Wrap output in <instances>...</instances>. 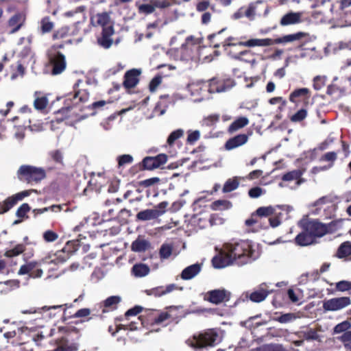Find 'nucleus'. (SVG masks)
<instances>
[{
	"mask_svg": "<svg viewBox=\"0 0 351 351\" xmlns=\"http://www.w3.org/2000/svg\"><path fill=\"white\" fill-rule=\"evenodd\" d=\"M258 256L251 241H240L225 243L213 262L215 267L223 268L233 264L244 265L250 263Z\"/></svg>",
	"mask_w": 351,
	"mask_h": 351,
	"instance_id": "nucleus-1",
	"label": "nucleus"
},
{
	"mask_svg": "<svg viewBox=\"0 0 351 351\" xmlns=\"http://www.w3.org/2000/svg\"><path fill=\"white\" fill-rule=\"evenodd\" d=\"M221 341V337L215 329H210L204 332L195 334L186 341L187 344L196 349H207L215 347Z\"/></svg>",
	"mask_w": 351,
	"mask_h": 351,
	"instance_id": "nucleus-2",
	"label": "nucleus"
},
{
	"mask_svg": "<svg viewBox=\"0 0 351 351\" xmlns=\"http://www.w3.org/2000/svg\"><path fill=\"white\" fill-rule=\"evenodd\" d=\"M68 258L63 252H58L53 255H49L39 261H29L21 265L18 271L19 275H25L31 273L36 267H40L45 264L58 265L64 263Z\"/></svg>",
	"mask_w": 351,
	"mask_h": 351,
	"instance_id": "nucleus-3",
	"label": "nucleus"
},
{
	"mask_svg": "<svg viewBox=\"0 0 351 351\" xmlns=\"http://www.w3.org/2000/svg\"><path fill=\"white\" fill-rule=\"evenodd\" d=\"M45 176V171L43 168L32 165H21L17 171L19 179L28 183H38L44 179Z\"/></svg>",
	"mask_w": 351,
	"mask_h": 351,
	"instance_id": "nucleus-4",
	"label": "nucleus"
},
{
	"mask_svg": "<svg viewBox=\"0 0 351 351\" xmlns=\"http://www.w3.org/2000/svg\"><path fill=\"white\" fill-rule=\"evenodd\" d=\"M315 210L313 212L315 215H321L325 218H330L334 215L336 210L335 204L328 197H323L316 201L314 204Z\"/></svg>",
	"mask_w": 351,
	"mask_h": 351,
	"instance_id": "nucleus-5",
	"label": "nucleus"
},
{
	"mask_svg": "<svg viewBox=\"0 0 351 351\" xmlns=\"http://www.w3.org/2000/svg\"><path fill=\"white\" fill-rule=\"evenodd\" d=\"M234 38H228L223 42V47L227 50L228 47L243 46L247 47H267L273 45V40L271 38H252L245 42L232 43L230 41Z\"/></svg>",
	"mask_w": 351,
	"mask_h": 351,
	"instance_id": "nucleus-6",
	"label": "nucleus"
},
{
	"mask_svg": "<svg viewBox=\"0 0 351 351\" xmlns=\"http://www.w3.org/2000/svg\"><path fill=\"white\" fill-rule=\"evenodd\" d=\"M350 304L351 300L349 297L333 298L324 301L323 308L325 311H338Z\"/></svg>",
	"mask_w": 351,
	"mask_h": 351,
	"instance_id": "nucleus-7",
	"label": "nucleus"
},
{
	"mask_svg": "<svg viewBox=\"0 0 351 351\" xmlns=\"http://www.w3.org/2000/svg\"><path fill=\"white\" fill-rule=\"evenodd\" d=\"M230 293L225 289H214L208 291L204 295V299L209 302L219 304L224 301L230 300Z\"/></svg>",
	"mask_w": 351,
	"mask_h": 351,
	"instance_id": "nucleus-8",
	"label": "nucleus"
},
{
	"mask_svg": "<svg viewBox=\"0 0 351 351\" xmlns=\"http://www.w3.org/2000/svg\"><path fill=\"white\" fill-rule=\"evenodd\" d=\"M167 161V156L165 154H160L155 157L147 156L143 160L144 169L153 170L160 167Z\"/></svg>",
	"mask_w": 351,
	"mask_h": 351,
	"instance_id": "nucleus-9",
	"label": "nucleus"
},
{
	"mask_svg": "<svg viewBox=\"0 0 351 351\" xmlns=\"http://www.w3.org/2000/svg\"><path fill=\"white\" fill-rule=\"evenodd\" d=\"M306 228L315 240L317 237L324 236L330 230V225L326 226L316 221H310Z\"/></svg>",
	"mask_w": 351,
	"mask_h": 351,
	"instance_id": "nucleus-10",
	"label": "nucleus"
},
{
	"mask_svg": "<svg viewBox=\"0 0 351 351\" xmlns=\"http://www.w3.org/2000/svg\"><path fill=\"white\" fill-rule=\"evenodd\" d=\"M49 59L53 65L52 74L58 75L65 70L66 60L62 53L56 52L54 54H51Z\"/></svg>",
	"mask_w": 351,
	"mask_h": 351,
	"instance_id": "nucleus-11",
	"label": "nucleus"
},
{
	"mask_svg": "<svg viewBox=\"0 0 351 351\" xmlns=\"http://www.w3.org/2000/svg\"><path fill=\"white\" fill-rule=\"evenodd\" d=\"M91 23L94 26H99L102 27V30L113 28V23L110 19V16L107 12L98 13L91 17Z\"/></svg>",
	"mask_w": 351,
	"mask_h": 351,
	"instance_id": "nucleus-12",
	"label": "nucleus"
},
{
	"mask_svg": "<svg viewBox=\"0 0 351 351\" xmlns=\"http://www.w3.org/2000/svg\"><path fill=\"white\" fill-rule=\"evenodd\" d=\"M32 192H36V190H27L16 194L14 197L8 198L2 204V210L0 213H5L9 210L18 201L22 200L25 197L29 195Z\"/></svg>",
	"mask_w": 351,
	"mask_h": 351,
	"instance_id": "nucleus-13",
	"label": "nucleus"
},
{
	"mask_svg": "<svg viewBox=\"0 0 351 351\" xmlns=\"http://www.w3.org/2000/svg\"><path fill=\"white\" fill-rule=\"evenodd\" d=\"M269 287L267 283L261 284L257 289L250 295V300L254 302H263L271 292V290H269Z\"/></svg>",
	"mask_w": 351,
	"mask_h": 351,
	"instance_id": "nucleus-14",
	"label": "nucleus"
},
{
	"mask_svg": "<svg viewBox=\"0 0 351 351\" xmlns=\"http://www.w3.org/2000/svg\"><path fill=\"white\" fill-rule=\"evenodd\" d=\"M29 339L21 344L22 351H33V346H40V341L44 339V335L40 332H32L29 335Z\"/></svg>",
	"mask_w": 351,
	"mask_h": 351,
	"instance_id": "nucleus-15",
	"label": "nucleus"
},
{
	"mask_svg": "<svg viewBox=\"0 0 351 351\" xmlns=\"http://www.w3.org/2000/svg\"><path fill=\"white\" fill-rule=\"evenodd\" d=\"M141 71L137 69H132L126 72L124 76L123 85L127 88L134 87L138 82V77Z\"/></svg>",
	"mask_w": 351,
	"mask_h": 351,
	"instance_id": "nucleus-16",
	"label": "nucleus"
},
{
	"mask_svg": "<svg viewBox=\"0 0 351 351\" xmlns=\"http://www.w3.org/2000/svg\"><path fill=\"white\" fill-rule=\"evenodd\" d=\"M202 269V265L195 263L186 267L181 273V278L184 280H191L195 278Z\"/></svg>",
	"mask_w": 351,
	"mask_h": 351,
	"instance_id": "nucleus-17",
	"label": "nucleus"
},
{
	"mask_svg": "<svg viewBox=\"0 0 351 351\" xmlns=\"http://www.w3.org/2000/svg\"><path fill=\"white\" fill-rule=\"evenodd\" d=\"M248 137L246 134H239L226 141L225 147L227 150H232L247 142Z\"/></svg>",
	"mask_w": 351,
	"mask_h": 351,
	"instance_id": "nucleus-18",
	"label": "nucleus"
},
{
	"mask_svg": "<svg viewBox=\"0 0 351 351\" xmlns=\"http://www.w3.org/2000/svg\"><path fill=\"white\" fill-rule=\"evenodd\" d=\"M337 154L335 152H330L326 153L320 158V161H327L329 162L330 164L328 166L324 167H316L313 168V172L317 173L320 171L328 170L333 166L334 162L337 160Z\"/></svg>",
	"mask_w": 351,
	"mask_h": 351,
	"instance_id": "nucleus-19",
	"label": "nucleus"
},
{
	"mask_svg": "<svg viewBox=\"0 0 351 351\" xmlns=\"http://www.w3.org/2000/svg\"><path fill=\"white\" fill-rule=\"evenodd\" d=\"M114 28L108 27L106 30H102L101 37L97 40L98 44L105 49L110 48L112 44L111 36L114 34Z\"/></svg>",
	"mask_w": 351,
	"mask_h": 351,
	"instance_id": "nucleus-20",
	"label": "nucleus"
},
{
	"mask_svg": "<svg viewBox=\"0 0 351 351\" xmlns=\"http://www.w3.org/2000/svg\"><path fill=\"white\" fill-rule=\"evenodd\" d=\"M302 13L289 12L284 15L280 20V25L282 26L296 24L300 22Z\"/></svg>",
	"mask_w": 351,
	"mask_h": 351,
	"instance_id": "nucleus-21",
	"label": "nucleus"
},
{
	"mask_svg": "<svg viewBox=\"0 0 351 351\" xmlns=\"http://www.w3.org/2000/svg\"><path fill=\"white\" fill-rule=\"evenodd\" d=\"M306 36V34L304 32H298L293 34L285 35L281 38H276L273 40V45L274 44H281V43H292L295 40H300L302 38Z\"/></svg>",
	"mask_w": 351,
	"mask_h": 351,
	"instance_id": "nucleus-22",
	"label": "nucleus"
},
{
	"mask_svg": "<svg viewBox=\"0 0 351 351\" xmlns=\"http://www.w3.org/2000/svg\"><path fill=\"white\" fill-rule=\"evenodd\" d=\"M160 213L155 209H146L138 213L136 218L141 221H149L157 219L160 216Z\"/></svg>",
	"mask_w": 351,
	"mask_h": 351,
	"instance_id": "nucleus-23",
	"label": "nucleus"
},
{
	"mask_svg": "<svg viewBox=\"0 0 351 351\" xmlns=\"http://www.w3.org/2000/svg\"><path fill=\"white\" fill-rule=\"evenodd\" d=\"M295 242L301 246H306L313 244L315 242V239L313 236L308 233L306 228L304 231L299 234L295 238Z\"/></svg>",
	"mask_w": 351,
	"mask_h": 351,
	"instance_id": "nucleus-24",
	"label": "nucleus"
},
{
	"mask_svg": "<svg viewBox=\"0 0 351 351\" xmlns=\"http://www.w3.org/2000/svg\"><path fill=\"white\" fill-rule=\"evenodd\" d=\"M24 21V16L20 13L16 14L11 17L8 21L9 26L13 27L10 33L14 34L22 26Z\"/></svg>",
	"mask_w": 351,
	"mask_h": 351,
	"instance_id": "nucleus-25",
	"label": "nucleus"
},
{
	"mask_svg": "<svg viewBox=\"0 0 351 351\" xmlns=\"http://www.w3.org/2000/svg\"><path fill=\"white\" fill-rule=\"evenodd\" d=\"M149 267L143 263L135 264L132 269V273L137 278H143L149 274Z\"/></svg>",
	"mask_w": 351,
	"mask_h": 351,
	"instance_id": "nucleus-26",
	"label": "nucleus"
},
{
	"mask_svg": "<svg viewBox=\"0 0 351 351\" xmlns=\"http://www.w3.org/2000/svg\"><path fill=\"white\" fill-rule=\"evenodd\" d=\"M173 252V244L165 242L162 244L159 250V256L161 260H167L170 258Z\"/></svg>",
	"mask_w": 351,
	"mask_h": 351,
	"instance_id": "nucleus-27",
	"label": "nucleus"
},
{
	"mask_svg": "<svg viewBox=\"0 0 351 351\" xmlns=\"http://www.w3.org/2000/svg\"><path fill=\"white\" fill-rule=\"evenodd\" d=\"M64 16L66 17H74L75 23H80L83 22L85 19L84 13V8L80 6L76 8L75 10L68 11L64 13Z\"/></svg>",
	"mask_w": 351,
	"mask_h": 351,
	"instance_id": "nucleus-28",
	"label": "nucleus"
},
{
	"mask_svg": "<svg viewBox=\"0 0 351 351\" xmlns=\"http://www.w3.org/2000/svg\"><path fill=\"white\" fill-rule=\"evenodd\" d=\"M302 175V172L300 170L295 169L284 174L282 179L284 181L296 180V184L298 186L302 182V180H300Z\"/></svg>",
	"mask_w": 351,
	"mask_h": 351,
	"instance_id": "nucleus-29",
	"label": "nucleus"
},
{
	"mask_svg": "<svg viewBox=\"0 0 351 351\" xmlns=\"http://www.w3.org/2000/svg\"><path fill=\"white\" fill-rule=\"evenodd\" d=\"M232 86L230 84H217L215 80L213 79L209 83L208 91L210 93H223L230 89Z\"/></svg>",
	"mask_w": 351,
	"mask_h": 351,
	"instance_id": "nucleus-30",
	"label": "nucleus"
},
{
	"mask_svg": "<svg viewBox=\"0 0 351 351\" xmlns=\"http://www.w3.org/2000/svg\"><path fill=\"white\" fill-rule=\"evenodd\" d=\"M249 123V120L247 117H241L235 120L228 128V131L231 133L245 127Z\"/></svg>",
	"mask_w": 351,
	"mask_h": 351,
	"instance_id": "nucleus-31",
	"label": "nucleus"
},
{
	"mask_svg": "<svg viewBox=\"0 0 351 351\" xmlns=\"http://www.w3.org/2000/svg\"><path fill=\"white\" fill-rule=\"evenodd\" d=\"M276 210V207H274L272 206H261L257 208V210H256V215L260 217H270L274 214H275Z\"/></svg>",
	"mask_w": 351,
	"mask_h": 351,
	"instance_id": "nucleus-32",
	"label": "nucleus"
},
{
	"mask_svg": "<svg viewBox=\"0 0 351 351\" xmlns=\"http://www.w3.org/2000/svg\"><path fill=\"white\" fill-rule=\"evenodd\" d=\"M149 246V243L144 239H136L132 243V250L134 252H141L145 251Z\"/></svg>",
	"mask_w": 351,
	"mask_h": 351,
	"instance_id": "nucleus-33",
	"label": "nucleus"
},
{
	"mask_svg": "<svg viewBox=\"0 0 351 351\" xmlns=\"http://www.w3.org/2000/svg\"><path fill=\"white\" fill-rule=\"evenodd\" d=\"M35 99L34 101V106L36 110H41L45 109L48 104V99L46 97L38 96V93H34Z\"/></svg>",
	"mask_w": 351,
	"mask_h": 351,
	"instance_id": "nucleus-34",
	"label": "nucleus"
},
{
	"mask_svg": "<svg viewBox=\"0 0 351 351\" xmlns=\"http://www.w3.org/2000/svg\"><path fill=\"white\" fill-rule=\"evenodd\" d=\"M19 284L20 282L18 280H11L5 282H0V287L2 288L0 289V292H7L12 290L13 288H18L19 287Z\"/></svg>",
	"mask_w": 351,
	"mask_h": 351,
	"instance_id": "nucleus-35",
	"label": "nucleus"
},
{
	"mask_svg": "<svg viewBox=\"0 0 351 351\" xmlns=\"http://www.w3.org/2000/svg\"><path fill=\"white\" fill-rule=\"evenodd\" d=\"M239 182L237 178L233 179H228L224 184L223 187V193H229L234 191L239 187Z\"/></svg>",
	"mask_w": 351,
	"mask_h": 351,
	"instance_id": "nucleus-36",
	"label": "nucleus"
},
{
	"mask_svg": "<svg viewBox=\"0 0 351 351\" xmlns=\"http://www.w3.org/2000/svg\"><path fill=\"white\" fill-rule=\"evenodd\" d=\"M191 42H192L193 44H198L199 43V39L195 38L193 36L187 37L186 39V43L182 44L181 47L182 49L186 50V53L184 56L180 58V60H187L191 56V54L189 53L188 49H186L187 45Z\"/></svg>",
	"mask_w": 351,
	"mask_h": 351,
	"instance_id": "nucleus-37",
	"label": "nucleus"
},
{
	"mask_svg": "<svg viewBox=\"0 0 351 351\" xmlns=\"http://www.w3.org/2000/svg\"><path fill=\"white\" fill-rule=\"evenodd\" d=\"M351 254V243L345 242L342 243L337 251V255L340 258L346 257Z\"/></svg>",
	"mask_w": 351,
	"mask_h": 351,
	"instance_id": "nucleus-38",
	"label": "nucleus"
},
{
	"mask_svg": "<svg viewBox=\"0 0 351 351\" xmlns=\"http://www.w3.org/2000/svg\"><path fill=\"white\" fill-rule=\"evenodd\" d=\"M302 334L306 341H321L319 335L315 329L310 328L306 331H303Z\"/></svg>",
	"mask_w": 351,
	"mask_h": 351,
	"instance_id": "nucleus-39",
	"label": "nucleus"
},
{
	"mask_svg": "<svg viewBox=\"0 0 351 351\" xmlns=\"http://www.w3.org/2000/svg\"><path fill=\"white\" fill-rule=\"evenodd\" d=\"M121 298L120 296H110L104 301V306L106 308H114L119 302H121Z\"/></svg>",
	"mask_w": 351,
	"mask_h": 351,
	"instance_id": "nucleus-40",
	"label": "nucleus"
},
{
	"mask_svg": "<svg viewBox=\"0 0 351 351\" xmlns=\"http://www.w3.org/2000/svg\"><path fill=\"white\" fill-rule=\"evenodd\" d=\"M351 328V323L350 322L346 320L343 321L337 325H336L334 328V333L335 334H339V333H344L347 331H348Z\"/></svg>",
	"mask_w": 351,
	"mask_h": 351,
	"instance_id": "nucleus-41",
	"label": "nucleus"
},
{
	"mask_svg": "<svg viewBox=\"0 0 351 351\" xmlns=\"http://www.w3.org/2000/svg\"><path fill=\"white\" fill-rule=\"evenodd\" d=\"M308 93H309V89L307 88H302L296 89L291 93V95L289 96V100L291 102L295 103V98L306 95Z\"/></svg>",
	"mask_w": 351,
	"mask_h": 351,
	"instance_id": "nucleus-42",
	"label": "nucleus"
},
{
	"mask_svg": "<svg viewBox=\"0 0 351 351\" xmlns=\"http://www.w3.org/2000/svg\"><path fill=\"white\" fill-rule=\"evenodd\" d=\"M25 250V246L23 244H19L14 248L7 250L5 253V256L7 257H14L23 253Z\"/></svg>",
	"mask_w": 351,
	"mask_h": 351,
	"instance_id": "nucleus-43",
	"label": "nucleus"
},
{
	"mask_svg": "<svg viewBox=\"0 0 351 351\" xmlns=\"http://www.w3.org/2000/svg\"><path fill=\"white\" fill-rule=\"evenodd\" d=\"M326 77L324 75H317L313 79V88L316 90H321L326 84Z\"/></svg>",
	"mask_w": 351,
	"mask_h": 351,
	"instance_id": "nucleus-44",
	"label": "nucleus"
},
{
	"mask_svg": "<svg viewBox=\"0 0 351 351\" xmlns=\"http://www.w3.org/2000/svg\"><path fill=\"white\" fill-rule=\"evenodd\" d=\"M41 30L43 34L49 32L53 28V23L49 18L45 17L40 22Z\"/></svg>",
	"mask_w": 351,
	"mask_h": 351,
	"instance_id": "nucleus-45",
	"label": "nucleus"
},
{
	"mask_svg": "<svg viewBox=\"0 0 351 351\" xmlns=\"http://www.w3.org/2000/svg\"><path fill=\"white\" fill-rule=\"evenodd\" d=\"M184 134V130H182V129H178L173 132H172L168 138H167V143L169 145H171L174 143V142L180 138V137H182Z\"/></svg>",
	"mask_w": 351,
	"mask_h": 351,
	"instance_id": "nucleus-46",
	"label": "nucleus"
},
{
	"mask_svg": "<svg viewBox=\"0 0 351 351\" xmlns=\"http://www.w3.org/2000/svg\"><path fill=\"white\" fill-rule=\"evenodd\" d=\"M176 289V285L175 284H170L167 285L165 288L164 287H159L157 288L154 291L155 292L154 294L158 296H160L167 293H169L171 292L172 291L175 290Z\"/></svg>",
	"mask_w": 351,
	"mask_h": 351,
	"instance_id": "nucleus-47",
	"label": "nucleus"
},
{
	"mask_svg": "<svg viewBox=\"0 0 351 351\" xmlns=\"http://www.w3.org/2000/svg\"><path fill=\"white\" fill-rule=\"evenodd\" d=\"M200 137V132L199 130H189L188 131V136H187V143L193 145L197 140H199Z\"/></svg>",
	"mask_w": 351,
	"mask_h": 351,
	"instance_id": "nucleus-48",
	"label": "nucleus"
},
{
	"mask_svg": "<svg viewBox=\"0 0 351 351\" xmlns=\"http://www.w3.org/2000/svg\"><path fill=\"white\" fill-rule=\"evenodd\" d=\"M306 116L307 111L304 109H301L291 117V121L292 122H299L304 120Z\"/></svg>",
	"mask_w": 351,
	"mask_h": 351,
	"instance_id": "nucleus-49",
	"label": "nucleus"
},
{
	"mask_svg": "<svg viewBox=\"0 0 351 351\" xmlns=\"http://www.w3.org/2000/svg\"><path fill=\"white\" fill-rule=\"evenodd\" d=\"M219 119V115L217 114H210L203 119V125L211 126L215 124Z\"/></svg>",
	"mask_w": 351,
	"mask_h": 351,
	"instance_id": "nucleus-50",
	"label": "nucleus"
},
{
	"mask_svg": "<svg viewBox=\"0 0 351 351\" xmlns=\"http://www.w3.org/2000/svg\"><path fill=\"white\" fill-rule=\"evenodd\" d=\"M282 215L281 213H277L275 211V214L271 216L269 218V225L272 228H276L280 224V216Z\"/></svg>",
	"mask_w": 351,
	"mask_h": 351,
	"instance_id": "nucleus-51",
	"label": "nucleus"
},
{
	"mask_svg": "<svg viewBox=\"0 0 351 351\" xmlns=\"http://www.w3.org/2000/svg\"><path fill=\"white\" fill-rule=\"evenodd\" d=\"M50 157L53 161L58 164L63 163V154L60 150H53L49 153Z\"/></svg>",
	"mask_w": 351,
	"mask_h": 351,
	"instance_id": "nucleus-52",
	"label": "nucleus"
},
{
	"mask_svg": "<svg viewBox=\"0 0 351 351\" xmlns=\"http://www.w3.org/2000/svg\"><path fill=\"white\" fill-rule=\"evenodd\" d=\"M295 319V316L293 313H286L278 317L276 320L282 324H286L292 322Z\"/></svg>",
	"mask_w": 351,
	"mask_h": 351,
	"instance_id": "nucleus-53",
	"label": "nucleus"
},
{
	"mask_svg": "<svg viewBox=\"0 0 351 351\" xmlns=\"http://www.w3.org/2000/svg\"><path fill=\"white\" fill-rule=\"evenodd\" d=\"M43 238L46 242H53L58 238V235L52 230H47L43 233Z\"/></svg>",
	"mask_w": 351,
	"mask_h": 351,
	"instance_id": "nucleus-54",
	"label": "nucleus"
},
{
	"mask_svg": "<svg viewBox=\"0 0 351 351\" xmlns=\"http://www.w3.org/2000/svg\"><path fill=\"white\" fill-rule=\"evenodd\" d=\"M350 281L341 280L335 284V289L341 292L348 291L349 292Z\"/></svg>",
	"mask_w": 351,
	"mask_h": 351,
	"instance_id": "nucleus-55",
	"label": "nucleus"
},
{
	"mask_svg": "<svg viewBox=\"0 0 351 351\" xmlns=\"http://www.w3.org/2000/svg\"><path fill=\"white\" fill-rule=\"evenodd\" d=\"M133 161V157L130 154H123L118 158L119 166H123L126 164H130Z\"/></svg>",
	"mask_w": 351,
	"mask_h": 351,
	"instance_id": "nucleus-56",
	"label": "nucleus"
},
{
	"mask_svg": "<svg viewBox=\"0 0 351 351\" xmlns=\"http://www.w3.org/2000/svg\"><path fill=\"white\" fill-rule=\"evenodd\" d=\"M69 34V28L67 27H63L57 30L53 35L54 39L63 38Z\"/></svg>",
	"mask_w": 351,
	"mask_h": 351,
	"instance_id": "nucleus-57",
	"label": "nucleus"
},
{
	"mask_svg": "<svg viewBox=\"0 0 351 351\" xmlns=\"http://www.w3.org/2000/svg\"><path fill=\"white\" fill-rule=\"evenodd\" d=\"M43 275V271L41 269H37L35 271H32L31 273H29L26 278V282L23 284L24 285H27V281L30 278H40Z\"/></svg>",
	"mask_w": 351,
	"mask_h": 351,
	"instance_id": "nucleus-58",
	"label": "nucleus"
},
{
	"mask_svg": "<svg viewBox=\"0 0 351 351\" xmlns=\"http://www.w3.org/2000/svg\"><path fill=\"white\" fill-rule=\"evenodd\" d=\"M266 351H287L282 344L270 343L265 346Z\"/></svg>",
	"mask_w": 351,
	"mask_h": 351,
	"instance_id": "nucleus-59",
	"label": "nucleus"
},
{
	"mask_svg": "<svg viewBox=\"0 0 351 351\" xmlns=\"http://www.w3.org/2000/svg\"><path fill=\"white\" fill-rule=\"evenodd\" d=\"M30 210V207L27 204H23L16 210V216L18 217H24L26 213Z\"/></svg>",
	"mask_w": 351,
	"mask_h": 351,
	"instance_id": "nucleus-60",
	"label": "nucleus"
},
{
	"mask_svg": "<svg viewBox=\"0 0 351 351\" xmlns=\"http://www.w3.org/2000/svg\"><path fill=\"white\" fill-rule=\"evenodd\" d=\"M339 340L343 343L344 348L346 350V345L351 344V330H348L339 337Z\"/></svg>",
	"mask_w": 351,
	"mask_h": 351,
	"instance_id": "nucleus-61",
	"label": "nucleus"
},
{
	"mask_svg": "<svg viewBox=\"0 0 351 351\" xmlns=\"http://www.w3.org/2000/svg\"><path fill=\"white\" fill-rule=\"evenodd\" d=\"M142 309H143V308L141 306H136L134 308H130L128 311H127L126 313H125V317L126 319H128L129 317H130V316H136L139 313L141 312Z\"/></svg>",
	"mask_w": 351,
	"mask_h": 351,
	"instance_id": "nucleus-62",
	"label": "nucleus"
},
{
	"mask_svg": "<svg viewBox=\"0 0 351 351\" xmlns=\"http://www.w3.org/2000/svg\"><path fill=\"white\" fill-rule=\"evenodd\" d=\"M213 206L215 209H221L222 208H230L231 204L230 202L226 200H217L213 203Z\"/></svg>",
	"mask_w": 351,
	"mask_h": 351,
	"instance_id": "nucleus-63",
	"label": "nucleus"
},
{
	"mask_svg": "<svg viewBox=\"0 0 351 351\" xmlns=\"http://www.w3.org/2000/svg\"><path fill=\"white\" fill-rule=\"evenodd\" d=\"M342 49H349L351 50V42L345 43V42H340L339 43L337 46L334 48V51L337 52L339 50Z\"/></svg>",
	"mask_w": 351,
	"mask_h": 351,
	"instance_id": "nucleus-64",
	"label": "nucleus"
}]
</instances>
